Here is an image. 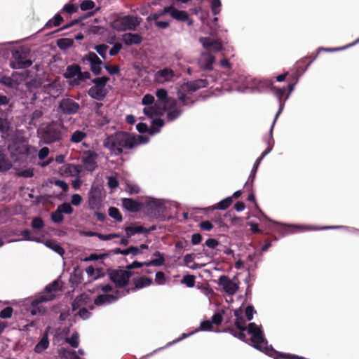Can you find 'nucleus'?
Segmentation results:
<instances>
[{
    "mask_svg": "<svg viewBox=\"0 0 359 359\" xmlns=\"http://www.w3.org/2000/svg\"><path fill=\"white\" fill-rule=\"evenodd\" d=\"M141 135H134L126 132H118L108 136L104 141L103 145L111 154L120 155L123 149H133L142 142H147Z\"/></svg>",
    "mask_w": 359,
    "mask_h": 359,
    "instance_id": "nucleus-2",
    "label": "nucleus"
},
{
    "mask_svg": "<svg viewBox=\"0 0 359 359\" xmlns=\"http://www.w3.org/2000/svg\"><path fill=\"white\" fill-rule=\"evenodd\" d=\"M174 71L169 68H164L157 71L154 74V80L161 84L173 81L176 77Z\"/></svg>",
    "mask_w": 359,
    "mask_h": 359,
    "instance_id": "nucleus-11",
    "label": "nucleus"
},
{
    "mask_svg": "<svg viewBox=\"0 0 359 359\" xmlns=\"http://www.w3.org/2000/svg\"><path fill=\"white\" fill-rule=\"evenodd\" d=\"M51 217L53 222L56 223H60L63 220L62 214L58 209L52 214Z\"/></svg>",
    "mask_w": 359,
    "mask_h": 359,
    "instance_id": "nucleus-59",
    "label": "nucleus"
},
{
    "mask_svg": "<svg viewBox=\"0 0 359 359\" xmlns=\"http://www.w3.org/2000/svg\"><path fill=\"white\" fill-rule=\"evenodd\" d=\"M13 311V308L8 306V307L5 308L4 309H3L0 312V318H9L11 317Z\"/></svg>",
    "mask_w": 359,
    "mask_h": 359,
    "instance_id": "nucleus-53",
    "label": "nucleus"
},
{
    "mask_svg": "<svg viewBox=\"0 0 359 359\" xmlns=\"http://www.w3.org/2000/svg\"><path fill=\"white\" fill-rule=\"evenodd\" d=\"M61 290L60 282L55 280L46 287L43 294L39 298L32 302V306L34 307L31 310L32 315H36L39 313H45L44 309L36 308L39 304L53 300L57 293Z\"/></svg>",
    "mask_w": 359,
    "mask_h": 359,
    "instance_id": "nucleus-4",
    "label": "nucleus"
},
{
    "mask_svg": "<svg viewBox=\"0 0 359 359\" xmlns=\"http://www.w3.org/2000/svg\"><path fill=\"white\" fill-rule=\"evenodd\" d=\"M233 203L232 197H227L223 200H222L220 202H219L215 205H213L212 207H208V208H203V212L208 213L211 210H226Z\"/></svg>",
    "mask_w": 359,
    "mask_h": 359,
    "instance_id": "nucleus-24",
    "label": "nucleus"
},
{
    "mask_svg": "<svg viewBox=\"0 0 359 359\" xmlns=\"http://www.w3.org/2000/svg\"><path fill=\"white\" fill-rule=\"evenodd\" d=\"M108 180V185L111 189H116L118 186V182L116 177L109 176L107 177Z\"/></svg>",
    "mask_w": 359,
    "mask_h": 359,
    "instance_id": "nucleus-60",
    "label": "nucleus"
},
{
    "mask_svg": "<svg viewBox=\"0 0 359 359\" xmlns=\"http://www.w3.org/2000/svg\"><path fill=\"white\" fill-rule=\"evenodd\" d=\"M120 296L121 292L118 290H114V292H113L111 294H100L94 299V304L96 306H101L104 304H109L117 300Z\"/></svg>",
    "mask_w": 359,
    "mask_h": 359,
    "instance_id": "nucleus-14",
    "label": "nucleus"
},
{
    "mask_svg": "<svg viewBox=\"0 0 359 359\" xmlns=\"http://www.w3.org/2000/svg\"><path fill=\"white\" fill-rule=\"evenodd\" d=\"M223 45L222 40L217 37L210 38L203 37V49L209 53H203V71H210L212 69V65L215 61V56L211 53H217L222 50Z\"/></svg>",
    "mask_w": 359,
    "mask_h": 359,
    "instance_id": "nucleus-3",
    "label": "nucleus"
},
{
    "mask_svg": "<svg viewBox=\"0 0 359 359\" xmlns=\"http://www.w3.org/2000/svg\"><path fill=\"white\" fill-rule=\"evenodd\" d=\"M61 353L63 354L67 359H81L76 354V351H69L66 349L61 350Z\"/></svg>",
    "mask_w": 359,
    "mask_h": 359,
    "instance_id": "nucleus-51",
    "label": "nucleus"
},
{
    "mask_svg": "<svg viewBox=\"0 0 359 359\" xmlns=\"http://www.w3.org/2000/svg\"><path fill=\"white\" fill-rule=\"evenodd\" d=\"M359 42V38L357 39L354 42H353L352 43H350L347 46H343V47H340V48H320L318 49V52L316 53V54L313 56H311L309 57V58H311V60H309V62H308V64L306 65V67H308L313 60H316V58L317 57L318 53L321 50H325V51H337V50H344L346 49V48H348V47H351L355 44H356L357 43ZM309 57H305L304 59H302L299 63H305L306 62V60H308ZM306 69H307V67H305V69H304V71H306Z\"/></svg>",
    "mask_w": 359,
    "mask_h": 359,
    "instance_id": "nucleus-20",
    "label": "nucleus"
},
{
    "mask_svg": "<svg viewBox=\"0 0 359 359\" xmlns=\"http://www.w3.org/2000/svg\"><path fill=\"white\" fill-rule=\"evenodd\" d=\"M211 11L214 15L219 14L222 9L221 0H211L210 1Z\"/></svg>",
    "mask_w": 359,
    "mask_h": 359,
    "instance_id": "nucleus-43",
    "label": "nucleus"
},
{
    "mask_svg": "<svg viewBox=\"0 0 359 359\" xmlns=\"http://www.w3.org/2000/svg\"><path fill=\"white\" fill-rule=\"evenodd\" d=\"M255 312L253 306L248 305L245 309V316L248 320H251L253 318V314Z\"/></svg>",
    "mask_w": 359,
    "mask_h": 359,
    "instance_id": "nucleus-58",
    "label": "nucleus"
},
{
    "mask_svg": "<svg viewBox=\"0 0 359 359\" xmlns=\"http://www.w3.org/2000/svg\"><path fill=\"white\" fill-rule=\"evenodd\" d=\"M163 14H161V12L159 13H154L152 15H150L147 18L148 21L154 20L156 22V25L160 27V28H166L168 26V22L165 21H159L158 19L160 16L163 15Z\"/></svg>",
    "mask_w": 359,
    "mask_h": 359,
    "instance_id": "nucleus-35",
    "label": "nucleus"
},
{
    "mask_svg": "<svg viewBox=\"0 0 359 359\" xmlns=\"http://www.w3.org/2000/svg\"><path fill=\"white\" fill-rule=\"evenodd\" d=\"M109 81V78L106 76L97 78L93 80L94 86L89 90V95L96 100L102 99L107 94L105 86Z\"/></svg>",
    "mask_w": 359,
    "mask_h": 359,
    "instance_id": "nucleus-7",
    "label": "nucleus"
},
{
    "mask_svg": "<svg viewBox=\"0 0 359 359\" xmlns=\"http://www.w3.org/2000/svg\"><path fill=\"white\" fill-rule=\"evenodd\" d=\"M156 95L158 100L159 104H162L163 105V108L166 109L169 105L173 106L176 104V101L173 98L168 96V93L165 89L161 88L157 90Z\"/></svg>",
    "mask_w": 359,
    "mask_h": 359,
    "instance_id": "nucleus-18",
    "label": "nucleus"
},
{
    "mask_svg": "<svg viewBox=\"0 0 359 359\" xmlns=\"http://www.w3.org/2000/svg\"><path fill=\"white\" fill-rule=\"evenodd\" d=\"M245 330H248V332L252 335L250 341L252 343V346L268 355V350L272 348H269L266 345L264 346V344H266L267 341L262 328L256 323H250L248 324V327H246L245 320L243 317L236 319L233 325H226L224 328V332H229L233 337L243 341H247L246 335L244 333Z\"/></svg>",
    "mask_w": 359,
    "mask_h": 359,
    "instance_id": "nucleus-1",
    "label": "nucleus"
},
{
    "mask_svg": "<svg viewBox=\"0 0 359 359\" xmlns=\"http://www.w3.org/2000/svg\"><path fill=\"white\" fill-rule=\"evenodd\" d=\"M60 108L65 114H74L79 109L78 103L71 99H63L60 103Z\"/></svg>",
    "mask_w": 359,
    "mask_h": 359,
    "instance_id": "nucleus-17",
    "label": "nucleus"
},
{
    "mask_svg": "<svg viewBox=\"0 0 359 359\" xmlns=\"http://www.w3.org/2000/svg\"><path fill=\"white\" fill-rule=\"evenodd\" d=\"M133 276L128 270H115L110 273V278L117 287H123L128 285L130 278Z\"/></svg>",
    "mask_w": 359,
    "mask_h": 359,
    "instance_id": "nucleus-8",
    "label": "nucleus"
},
{
    "mask_svg": "<svg viewBox=\"0 0 359 359\" xmlns=\"http://www.w3.org/2000/svg\"><path fill=\"white\" fill-rule=\"evenodd\" d=\"M98 155L93 151L88 150L83 153L82 156V162L84 168L88 171H93L97 167V164L96 160Z\"/></svg>",
    "mask_w": 359,
    "mask_h": 359,
    "instance_id": "nucleus-12",
    "label": "nucleus"
},
{
    "mask_svg": "<svg viewBox=\"0 0 359 359\" xmlns=\"http://www.w3.org/2000/svg\"><path fill=\"white\" fill-rule=\"evenodd\" d=\"M90 302L89 296L86 294H82L78 296L72 303L73 310L79 309L80 306H86Z\"/></svg>",
    "mask_w": 359,
    "mask_h": 359,
    "instance_id": "nucleus-30",
    "label": "nucleus"
},
{
    "mask_svg": "<svg viewBox=\"0 0 359 359\" xmlns=\"http://www.w3.org/2000/svg\"><path fill=\"white\" fill-rule=\"evenodd\" d=\"M359 42V38L357 39L354 42H353L352 43H350L347 46H343V47H340V48H320L318 49V52L316 53V54L313 56H311L309 57V58H311V60H309V62H308V64L306 65V67H308L313 60H316V58L317 57L318 53L321 50H325V51H337V50H344L346 49V48H348V47H351L355 44H356L357 43ZM309 57H305L304 59H302L299 63H305L306 62V60H308ZM306 69H307V67H305V69H304V71H306Z\"/></svg>",
    "mask_w": 359,
    "mask_h": 359,
    "instance_id": "nucleus-21",
    "label": "nucleus"
},
{
    "mask_svg": "<svg viewBox=\"0 0 359 359\" xmlns=\"http://www.w3.org/2000/svg\"><path fill=\"white\" fill-rule=\"evenodd\" d=\"M38 133L39 137L45 144H51L60 140L62 138L60 125L56 123H52L41 128Z\"/></svg>",
    "mask_w": 359,
    "mask_h": 359,
    "instance_id": "nucleus-5",
    "label": "nucleus"
},
{
    "mask_svg": "<svg viewBox=\"0 0 359 359\" xmlns=\"http://www.w3.org/2000/svg\"><path fill=\"white\" fill-rule=\"evenodd\" d=\"M63 21V18L59 14L55 15L53 20H50L47 26L51 27L52 26L57 27L59 26L62 22Z\"/></svg>",
    "mask_w": 359,
    "mask_h": 359,
    "instance_id": "nucleus-47",
    "label": "nucleus"
},
{
    "mask_svg": "<svg viewBox=\"0 0 359 359\" xmlns=\"http://www.w3.org/2000/svg\"><path fill=\"white\" fill-rule=\"evenodd\" d=\"M219 29L218 18L215 17L212 20L207 21L205 32L209 35L213 37L217 36Z\"/></svg>",
    "mask_w": 359,
    "mask_h": 359,
    "instance_id": "nucleus-25",
    "label": "nucleus"
},
{
    "mask_svg": "<svg viewBox=\"0 0 359 359\" xmlns=\"http://www.w3.org/2000/svg\"><path fill=\"white\" fill-rule=\"evenodd\" d=\"M65 341L68 343L72 347L77 348L79 345V334L77 332L72 333L70 337H67Z\"/></svg>",
    "mask_w": 359,
    "mask_h": 359,
    "instance_id": "nucleus-39",
    "label": "nucleus"
},
{
    "mask_svg": "<svg viewBox=\"0 0 359 359\" xmlns=\"http://www.w3.org/2000/svg\"><path fill=\"white\" fill-rule=\"evenodd\" d=\"M122 40L126 45L131 46L140 43L142 38L138 34L128 33L123 35Z\"/></svg>",
    "mask_w": 359,
    "mask_h": 359,
    "instance_id": "nucleus-27",
    "label": "nucleus"
},
{
    "mask_svg": "<svg viewBox=\"0 0 359 359\" xmlns=\"http://www.w3.org/2000/svg\"><path fill=\"white\" fill-rule=\"evenodd\" d=\"M45 88L46 91L54 97H58L62 90V86L57 80H55L52 83L46 86Z\"/></svg>",
    "mask_w": 359,
    "mask_h": 359,
    "instance_id": "nucleus-26",
    "label": "nucleus"
},
{
    "mask_svg": "<svg viewBox=\"0 0 359 359\" xmlns=\"http://www.w3.org/2000/svg\"><path fill=\"white\" fill-rule=\"evenodd\" d=\"M122 205L124 208L131 212L138 211L141 207V204L131 198H123Z\"/></svg>",
    "mask_w": 359,
    "mask_h": 359,
    "instance_id": "nucleus-29",
    "label": "nucleus"
},
{
    "mask_svg": "<svg viewBox=\"0 0 359 359\" xmlns=\"http://www.w3.org/2000/svg\"><path fill=\"white\" fill-rule=\"evenodd\" d=\"M141 18L133 16L126 15L118 17L111 22V27L118 32H123L126 30H135V29L140 25Z\"/></svg>",
    "mask_w": 359,
    "mask_h": 359,
    "instance_id": "nucleus-6",
    "label": "nucleus"
},
{
    "mask_svg": "<svg viewBox=\"0 0 359 359\" xmlns=\"http://www.w3.org/2000/svg\"><path fill=\"white\" fill-rule=\"evenodd\" d=\"M195 258L196 255L192 254L187 255L184 257V262L189 268L195 269L199 266L198 264L194 263Z\"/></svg>",
    "mask_w": 359,
    "mask_h": 359,
    "instance_id": "nucleus-44",
    "label": "nucleus"
},
{
    "mask_svg": "<svg viewBox=\"0 0 359 359\" xmlns=\"http://www.w3.org/2000/svg\"><path fill=\"white\" fill-rule=\"evenodd\" d=\"M165 111V108L161 107L158 103L154 105L147 107L144 109V114L149 116L162 115Z\"/></svg>",
    "mask_w": 359,
    "mask_h": 359,
    "instance_id": "nucleus-23",
    "label": "nucleus"
},
{
    "mask_svg": "<svg viewBox=\"0 0 359 359\" xmlns=\"http://www.w3.org/2000/svg\"><path fill=\"white\" fill-rule=\"evenodd\" d=\"M11 124L10 122L6 118H0V131L2 133H6L10 130Z\"/></svg>",
    "mask_w": 359,
    "mask_h": 359,
    "instance_id": "nucleus-50",
    "label": "nucleus"
},
{
    "mask_svg": "<svg viewBox=\"0 0 359 359\" xmlns=\"http://www.w3.org/2000/svg\"><path fill=\"white\" fill-rule=\"evenodd\" d=\"M44 226L43 220L39 217H34L32 222V227L34 229H41Z\"/></svg>",
    "mask_w": 359,
    "mask_h": 359,
    "instance_id": "nucleus-54",
    "label": "nucleus"
},
{
    "mask_svg": "<svg viewBox=\"0 0 359 359\" xmlns=\"http://www.w3.org/2000/svg\"><path fill=\"white\" fill-rule=\"evenodd\" d=\"M82 201V197L79 194H75L72 196L71 203L73 205L78 206L81 203Z\"/></svg>",
    "mask_w": 359,
    "mask_h": 359,
    "instance_id": "nucleus-63",
    "label": "nucleus"
},
{
    "mask_svg": "<svg viewBox=\"0 0 359 359\" xmlns=\"http://www.w3.org/2000/svg\"><path fill=\"white\" fill-rule=\"evenodd\" d=\"M12 167L11 163L6 158L4 154L0 151V170L6 171Z\"/></svg>",
    "mask_w": 359,
    "mask_h": 359,
    "instance_id": "nucleus-36",
    "label": "nucleus"
},
{
    "mask_svg": "<svg viewBox=\"0 0 359 359\" xmlns=\"http://www.w3.org/2000/svg\"><path fill=\"white\" fill-rule=\"evenodd\" d=\"M143 231V227L142 226H129L126 229V235L128 237H130L133 235Z\"/></svg>",
    "mask_w": 359,
    "mask_h": 359,
    "instance_id": "nucleus-46",
    "label": "nucleus"
},
{
    "mask_svg": "<svg viewBox=\"0 0 359 359\" xmlns=\"http://www.w3.org/2000/svg\"><path fill=\"white\" fill-rule=\"evenodd\" d=\"M238 278L234 276L231 280L227 276L223 275L219 278V284L222 287L223 290L229 295H233L238 290L239 285Z\"/></svg>",
    "mask_w": 359,
    "mask_h": 359,
    "instance_id": "nucleus-9",
    "label": "nucleus"
},
{
    "mask_svg": "<svg viewBox=\"0 0 359 359\" xmlns=\"http://www.w3.org/2000/svg\"><path fill=\"white\" fill-rule=\"evenodd\" d=\"M49 341L48 337V333L46 332L41 339V341L36 345L35 351L37 353H41L45 349H46L48 346Z\"/></svg>",
    "mask_w": 359,
    "mask_h": 359,
    "instance_id": "nucleus-33",
    "label": "nucleus"
},
{
    "mask_svg": "<svg viewBox=\"0 0 359 359\" xmlns=\"http://www.w3.org/2000/svg\"><path fill=\"white\" fill-rule=\"evenodd\" d=\"M65 76L67 78L69 79L70 84L78 85L79 84V81L81 80L83 77H89V73L85 72L84 74H83L81 72L80 67L78 65H72L68 67L67 72L65 73Z\"/></svg>",
    "mask_w": 359,
    "mask_h": 359,
    "instance_id": "nucleus-10",
    "label": "nucleus"
},
{
    "mask_svg": "<svg viewBox=\"0 0 359 359\" xmlns=\"http://www.w3.org/2000/svg\"><path fill=\"white\" fill-rule=\"evenodd\" d=\"M57 209L62 213L72 214L73 208L69 203H65L59 205Z\"/></svg>",
    "mask_w": 359,
    "mask_h": 359,
    "instance_id": "nucleus-48",
    "label": "nucleus"
},
{
    "mask_svg": "<svg viewBox=\"0 0 359 359\" xmlns=\"http://www.w3.org/2000/svg\"><path fill=\"white\" fill-rule=\"evenodd\" d=\"M74 43V40L69 38L60 39L57 41V44L60 49H67L71 47Z\"/></svg>",
    "mask_w": 359,
    "mask_h": 359,
    "instance_id": "nucleus-42",
    "label": "nucleus"
},
{
    "mask_svg": "<svg viewBox=\"0 0 359 359\" xmlns=\"http://www.w3.org/2000/svg\"><path fill=\"white\" fill-rule=\"evenodd\" d=\"M182 283L186 284L188 287L194 285V276L191 275L185 276L182 280Z\"/></svg>",
    "mask_w": 359,
    "mask_h": 359,
    "instance_id": "nucleus-55",
    "label": "nucleus"
},
{
    "mask_svg": "<svg viewBox=\"0 0 359 359\" xmlns=\"http://www.w3.org/2000/svg\"><path fill=\"white\" fill-rule=\"evenodd\" d=\"M109 214L112 218L115 219L118 222H121L122 220L121 215L119 210L116 208H110L109 210Z\"/></svg>",
    "mask_w": 359,
    "mask_h": 359,
    "instance_id": "nucleus-49",
    "label": "nucleus"
},
{
    "mask_svg": "<svg viewBox=\"0 0 359 359\" xmlns=\"http://www.w3.org/2000/svg\"><path fill=\"white\" fill-rule=\"evenodd\" d=\"M133 283L135 289H140L146 286H149L151 284L152 280L151 278L146 277H140L134 278Z\"/></svg>",
    "mask_w": 359,
    "mask_h": 359,
    "instance_id": "nucleus-32",
    "label": "nucleus"
},
{
    "mask_svg": "<svg viewBox=\"0 0 359 359\" xmlns=\"http://www.w3.org/2000/svg\"><path fill=\"white\" fill-rule=\"evenodd\" d=\"M164 264V258L163 256H161V257H158V259H154V260H151L149 262H146L145 263V266H151V265H154V266H161Z\"/></svg>",
    "mask_w": 359,
    "mask_h": 359,
    "instance_id": "nucleus-57",
    "label": "nucleus"
},
{
    "mask_svg": "<svg viewBox=\"0 0 359 359\" xmlns=\"http://www.w3.org/2000/svg\"><path fill=\"white\" fill-rule=\"evenodd\" d=\"M102 191L99 187L93 186L88 194V203L91 208H94L101 201Z\"/></svg>",
    "mask_w": 359,
    "mask_h": 359,
    "instance_id": "nucleus-16",
    "label": "nucleus"
},
{
    "mask_svg": "<svg viewBox=\"0 0 359 359\" xmlns=\"http://www.w3.org/2000/svg\"><path fill=\"white\" fill-rule=\"evenodd\" d=\"M154 101V97L150 94H146L142 100V103L144 105H150L153 104Z\"/></svg>",
    "mask_w": 359,
    "mask_h": 359,
    "instance_id": "nucleus-61",
    "label": "nucleus"
},
{
    "mask_svg": "<svg viewBox=\"0 0 359 359\" xmlns=\"http://www.w3.org/2000/svg\"><path fill=\"white\" fill-rule=\"evenodd\" d=\"M140 188L137 184L130 182L126 183V191L130 194H135L140 192Z\"/></svg>",
    "mask_w": 359,
    "mask_h": 359,
    "instance_id": "nucleus-45",
    "label": "nucleus"
},
{
    "mask_svg": "<svg viewBox=\"0 0 359 359\" xmlns=\"http://www.w3.org/2000/svg\"><path fill=\"white\" fill-rule=\"evenodd\" d=\"M45 245L60 255H62L65 252L63 248L57 243L53 241H47L45 243Z\"/></svg>",
    "mask_w": 359,
    "mask_h": 359,
    "instance_id": "nucleus-40",
    "label": "nucleus"
},
{
    "mask_svg": "<svg viewBox=\"0 0 359 359\" xmlns=\"http://www.w3.org/2000/svg\"><path fill=\"white\" fill-rule=\"evenodd\" d=\"M164 125V121L161 118L154 119L152 126L149 130V134L154 135L160 131V128Z\"/></svg>",
    "mask_w": 359,
    "mask_h": 359,
    "instance_id": "nucleus-38",
    "label": "nucleus"
},
{
    "mask_svg": "<svg viewBox=\"0 0 359 359\" xmlns=\"http://www.w3.org/2000/svg\"><path fill=\"white\" fill-rule=\"evenodd\" d=\"M271 150V147H269L267 149H266L263 153L262 154L261 156L257 159V161L255 163V165L253 166V168L251 171V174L250 175V179H251V182H252L256 175V172L257 170V168L262 161V160L264 158L265 156H266Z\"/></svg>",
    "mask_w": 359,
    "mask_h": 359,
    "instance_id": "nucleus-31",
    "label": "nucleus"
},
{
    "mask_svg": "<svg viewBox=\"0 0 359 359\" xmlns=\"http://www.w3.org/2000/svg\"><path fill=\"white\" fill-rule=\"evenodd\" d=\"M273 91L279 101V109L276 114L275 118H274L272 126L271 127V130H270L271 133H272L274 124H275L278 116L280 114V113L282 112V111L283 109V107L285 105V102L288 98V96H289V95L287 94L286 97L285 98V100H283V97L284 96V95L285 94V92H286L285 88H273Z\"/></svg>",
    "mask_w": 359,
    "mask_h": 359,
    "instance_id": "nucleus-13",
    "label": "nucleus"
},
{
    "mask_svg": "<svg viewBox=\"0 0 359 359\" xmlns=\"http://www.w3.org/2000/svg\"><path fill=\"white\" fill-rule=\"evenodd\" d=\"M94 6H95V3L90 0L84 1L80 5L81 9L82 11L90 10V9L93 8Z\"/></svg>",
    "mask_w": 359,
    "mask_h": 359,
    "instance_id": "nucleus-52",
    "label": "nucleus"
},
{
    "mask_svg": "<svg viewBox=\"0 0 359 359\" xmlns=\"http://www.w3.org/2000/svg\"><path fill=\"white\" fill-rule=\"evenodd\" d=\"M62 175L65 176H79L81 172V167L73 164H66L60 169Z\"/></svg>",
    "mask_w": 359,
    "mask_h": 359,
    "instance_id": "nucleus-19",
    "label": "nucleus"
},
{
    "mask_svg": "<svg viewBox=\"0 0 359 359\" xmlns=\"http://www.w3.org/2000/svg\"><path fill=\"white\" fill-rule=\"evenodd\" d=\"M223 320L222 316L219 313H215L211 320H203V331L212 330V324L219 325Z\"/></svg>",
    "mask_w": 359,
    "mask_h": 359,
    "instance_id": "nucleus-28",
    "label": "nucleus"
},
{
    "mask_svg": "<svg viewBox=\"0 0 359 359\" xmlns=\"http://www.w3.org/2000/svg\"><path fill=\"white\" fill-rule=\"evenodd\" d=\"M219 244V243L218 241L215 238H208L205 242V245L211 249H215Z\"/></svg>",
    "mask_w": 359,
    "mask_h": 359,
    "instance_id": "nucleus-56",
    "label": "nucleus"
},
{
    "mask_svg": "<svg viewBox=\"0 0 359 359\" xmlns=\"http://www.w3.org/2000/svg\"><path fill=\"white\" fill-rule=\"evenodd\" d=\"M175 105L170 106L166 107L165 111L168 110V118L170 121L175 119L180 114V111L175 107Z\"/></svg>",
    "mask_w": 359,
    "mask_h": 359,
    "instance_id": "nucleus-41",
    "label": "nucleus"
},
{
    "mask_svg": "<svg viewBox=\"0 0 359 359\" xmlns=\"http://www.w3.org/2000/svg\"><path fill=\"white\" fill-rule=\"evenodd\" d=\"M88 62L90 65L92 72L95 74H99L101 72L102 62L95 53H89L83 58V62Z\"/></svg>",
    "mask_w": 359,
    "mask_h": 359,
    "instance_id": "nucleus-15",
    "label": "nucleus"
},
{
    "mask_svg": "<svg viewBox=\"0 0 359 359\" xmlns=\"http://www.w3.org/2000/svg\"><path fill=\"white\" fill-rule=\"evenodd\" d=\"M203 88L208 87L211 83L215 81V78L212 76H207L203 74Z\"/></svg>",
    "mask_w": 359,
    "mask_h": 359,
    "instance_id": "nucleus-64",
    "label": "nucleus"
},
{
    "mask_svg": "<svg viewBox=\"0 0 359 359\" xmlns=\"http://www.w3.org/2000/svg\"><path fill=\"white\" fill-rule=\"evenodd\" d=\"M114 252L115 254H121V255H126L128 254L137 255L140 253V250L137 247L131 246L126 250H121L119 248H116L114 250Z\"/></svg>",
    "mask_w": 359,
    "mask_h": 359,
    "instance_id": "nucleus-34",
    "label": "nucleus"
},
{
    "mask_svg": "<svg viewBox=\"0 0 359 359\" xmlns=\"http://www.w3.org/2000/svg\"><path fill=\"white\" fill-rule=\"evenodd\" d=\"M182 88L184 90L195 91L196 90L199 88V86L196 84L195 83H187L183 86Z\"/></svg>",
    "mask_w": 359,
    "mask_h": 359,
    "instance_id": "nucleus-62",
    "label": "nucleus"
},
{
    "mask_svg": "<svg viewBox=\"0 0 359 359\" xmlns=\"http://www.w3.org/2000/svg\"><path fill=\"white\" fill-rule=\"evenodd\" d=\"M87 137V134L81 130L74 131L70 137V141L73 143H79Z\"/></svg>",
    "mask_w": 359,
    "mask_h": 359,
    "instance_id": "nucleus-37",
    "label": "nucleus"
},
{
    "mask_svg": "<svg viewBox=\"0 0 359 359\" xmlns=\"http://www.w3.org/2000/svg\"><path fill=\"white\" fill-rule=\"evenodd\" d=\"M169 13L170 15L175 19L182 21H185L188 18V15L185 11H178L175 9V8L170 6V7H165L164 9L161 11V14H165Z\"/></svg>",
    "mask_w": 359,
    "mask_h": 359,
    "instance_id": "nucleus-22",
    "label": "nucleus"
}]
</instances>
